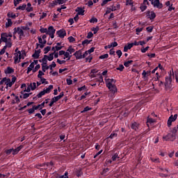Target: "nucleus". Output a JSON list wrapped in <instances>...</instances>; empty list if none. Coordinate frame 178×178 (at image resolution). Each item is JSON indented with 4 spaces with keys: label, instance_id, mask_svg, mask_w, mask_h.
<instances>
[{
    "label": "nucleus",
    "instance_id": "nucleus-1",
    "mask_svg": "<svg viewBox=\"0 0 178 178\" xmlns=\"http://www.w3.org/2000/svg\"><path fill=\"white\" fill-rule=\"evenodd\" d=\"M106 86L111 92L116 94L118 92V88L116 87V80L113 79H105Z\"/></svg>",
    "mask_w": 178,
    "mask_h": 178
},
{
    "label": "nucleus",
    "instance_id": "nucleus-2",
    "mask_svg": "<svg viewBox=\"0 0 178 178\" xmlns=\"http://www.w3.org/2000/svg\"><path fill=\"white\" fill-rule=\"evenodd\" d=\"M164 86L166 91H168V90L172 89V74L171 73L169 74V76H166L165 77Z\"/></svg>",
    "mask_w": 178,
    "mask_h": 178
},
{
    "label": "nucleus",
    "instance_id": "nucleus-3",
    "mask_svg": "<svg viewBox=\"0 0 178 178\" xmlns=\"http://www.w3.org/2000/svg\"><path fill=\"white\" fill-rule=\"evenodd\" d=\"M13 31V35H16V34H18L19 35V40H22V37H25L24 31L20 27H15Z\"/></svg>",
    "mask_w": 178,
    "mask_h": 178
},
{
    "label": "nucleus",
    "instance_id": "nucleus-4",
    "mask_svg": "<svg viewBox=\"0 0 178 178\" xmlns=\"http://www.w3.org/2000/svg\"><path fill=\"white\" fill-rule=\"evenodd\" d=\"M163 140H164V141H175L176 140V136H175V134L170 133L165 136H163Z\"/></svg>",
    "mask_w": 178,
    "mask_h": 178
},
{
    "label": "nucleus",
    "instance_id": "nucleus-5",
    "mask_svg": "<svg viewBox=\"0 0 178 178\" xmlns=\"http://www.w3.org/2000/svg\"><path fill=\"white\" fill-rule=\"evenodd\" d=\"M152 5H153L154 8H156L157 9H162L163 8V4L161 3L159 0L152 1Z\"/></svg>",
    "mask_w": 178,
    "mask_h": 178
},
{
    "label": "nucleus",
    "instance_id": "nucleus-6",
    "mask_svg": "<svg viewBox=\"0 0 178 178\" xmlns=\"http://www.w3.org/2000/svg\"><path fill=\"white\" fill-rule=\"evenodd\" d=\"M56 34L60 38H65L66 37V30L64 29H60L56 31Z\"/></svg>",
    "mask_w": 178,
    "mask_h": 178
},
{
    "label": "nucleus",
    "instance_id": "nucleus-7",
    "mask_svg": "<svg viewBox=\"0 0 178 178\" xmlns=\"http://www.w3.org/2000/svg\"><path fill=\"white\" fill-rule=\"evenodd\" d=\"M131 129L134 130V131H138V130H140V123L137 122H132L131 124Z\"/></svg>",
    "mask_w": 178,
    "mask_h": 178
},
{
    "label": "nucleus",
    "instance_id": "nucleus-8",
    "mask_svg": "<svg viewBox=\"0 0 178 178\" xmlns=\"http://www.w3.org/2000/svg\"><path fill=\"white\" fill-rule=\"evenodd\" d=\"M147 16H149V19L150 20H154L156 17V14L154 11H147L146 13Z\"/></svg>",
    "mask_w": 178,
    "mask_h": 178
},
{
    "label": "nucleus",
    "instance_id": "nucleus-9",
    "mask_svg": "<svg viewBox=\"0 0 178 178\" xmlns=\"http://www.w3.org/2000/svg\"><path fill=\"white\" fill-rule=\"evenodd\" d=\"M74 56H75L76 59H83V55L81 54V50L76 51L74 54Z\"/></svg>",
    "mask_w": 178,
    "mask_h": 178
},
{
    "label": "nucleus",
    "instance_id": "nucleus-10",
    "mask_svg": "<svg viewBox=\"0 0 178 178\" xmlns=\"http://www.w3.org/2000/svg\"><path fill=\"white\" fill-rule=\"evenodd\" d=\"M40 54H41V49L35 50L34 54L32 55V58L34 59H38L40 58Z\"/></svg>",
    "mask_w": 178,
    "mask_h": 178
},
{
    "label": "nucleus",
    "instance_id": "nucleus-11",
    "mask_svg": "<svg viewBox=\"0 0 178 178\" xmlns=\"http://www.w3.org/2000/svg\"><path fill=\"white\" fill-rule=\"evenodd\" d=\"M75 12H77L78 15L84 16V12H86V10H84V9L81 8V7H78L76 9Z\"/></svg>",
    "mask_w": 178,
    "mask_h": 178
},
{
    "label": "nucleus",
    "instance_id": "nucleus-12",
    "mask_svg": "<svg viewBox=\"0 0 178 178\" xmlns=\"http://www.w3.org/2000/svg\"><path fill=\"white\" fill-rule=\"evenodd\" d=\"M5 84L6 85V90H8V87H12V86H13V83L11 82L10 79L9 78H6Z\"/></svg>",
    "mask_w": 178,
    "mask_h": 178
},
{
    "label": "nucleus",
    "instance_id": "nucleus-13",
    "mask_svg": "<svg viewBox=\"0 0 178 178\" xmlns=\"http://www.w3.org/2000/svg\"><path fill=\"white\" fill-rule=\"evenodd\" d=\"M156 120L155 119L151 118H147V127H149V124H154Z\"/></svg>",
    "mask_w": 178,
    "mask_h": 178
},
{
    "label": "nucleus",
    "instance_id": "nucleus-14",
    "mask_svg": "<svg viewBox=\"0 0 178 178\" xmlns=\"http://www.w3.org/2000/svg\"><path fill=\"white\" fill-rule=\"evenodd\" d=\"M15 72V70L10 67H8L7 69L5 70L6 74H12V73Z\"/></svg>",
    "mask_w": 178,
    "mask_h": 178
},
{
    "label": "nucleus",
    "instance_id": "nucleus-15",
    "mask_svg": "<svg viewBox=\"0 0 178 178\" xmlns=\"http://www.w3.org/2000/svg\"><path fill=\"white\" fill-rule=\"evenodd\" d=\"M54 54H55V53H51L49 54V56L44 55V58H46L47 60H49V62H51V60H54Z\"/></svg>",
    "mask_w": 178,
    "mask_h": 178
},
{
    "label": "nucleus",
    "instance_id": "nucleus-16",
    "mask_svg": "<svg viewBox=\"0 0 178 178\" xmlns=\"http://www.w3.org/2000/svg\"><path fill=\"white\" fill-rule=\"evenodd\" d=\"M56 31V29H54V26H51L48 28L47 30V34H55V32Z\"/></svg>",
    "mask_w": 178,
    "mask_h": 178
},
{
    "label": "nucleus",
    "instance_id": "nucleus-17",
    "mask_svg": "<svg viewBox=\"0 0 178 178\" xmlns=\"http://www.w3.org/2000/svg\"><path fill=\"white\" fill-rule=\"evenodd\" d=\"M175 120H176L173 118V115H170L168 120V127H170L172 126V122H175Z\"/></svg>",
    "mask_w": 178,
    "mask_h": 178
},
{
    "label": "nucleus",
    "instance_id": "nucleus-18",
    "mask_svg": "<svg viewBox=\"0 0 178 178\" xmlns=\"http://www.w3.org/2000/svg\"><path fill=\"white\" fill-rule=\"evenodd\" d=\"M44 90V92H46V94H49V92H51V90H54V86L53 85H50L49 86L48 88H47L46 89H43Z\"/></svg>",
    "mask_w": 178,
    "mask_h": 178
},
{
    "label": "nucleus",
    "instance_id": "nucleus-19",
    "mask_svg": "<svg viewBox=\"0 0 178 178\" xmlns=\"http://www.w3.org/2000/svg\"><path fill=\"white\" fill-rule=\"evenodd\" d=\"M26 8H27V4L24 3L22 6H18L16 9L17 10H26Z\"/></svg>",
    "mask_w": 178,
    "mask_h": 178
},
{
    "label": "nucleus",
    "instance_id": "nucleus-20",
    "mask_svg": "<svg viewBox=\"0 0 178 178\" xmlns=\"http://www.w3.org/2000/svg\"><path fill=\"white\" fill-rule=\"evenodd\" d=\"M132 47H133V44H131V43H129L127 46L124 47V52H127L129 49H131Z\"/></svg>",
    "mask_w": 178,
    "mask_h": 178
},
{
    "label": "nucleus",
    "instance_id": "nucleus-21",
    "mask_svg": "<svg viewBox=\"0 0 178 178\" xmlns=\"http://www.w3.org/2000/svg\"><path fill=\"white\" fill-rule=\"evenodd\" d=\"M8 22L6 23V28L8 29V27H12V24H13V22H12L11 19H7Z\"/></svg>",
    "mask_w": 178,
    "mask_h": 178
},
{
    "label": "nucleus",
    "instance_id": "nucleus-22",
    "mask_svg": "<svg viewBox=\"0 0 178 178\" xmlns=\"http://www.w3.org/2000/svg\"><path fill=\"white\" fill-rule=\"evenodd\" d=\"M90 92H86L83 95H82L80 97L78 98V101H81L82 99H86L87 95H89Z\"/></svg>",
    "mask_w": 178,
    "mask_h": 178
},
{
    "label": "nucleus",
    "instance_id": "nucleus-23",
    "mask_svg": "<svg viewBox=\"0 0 178 178\" xmlns=\"http://www.w3.org/2000/svg\"><path fill=\"white\" fill-rule=\"evenodd\" d=\"M129 114L130 112L127 109H126L124 111L121 112V115L124 116V118H127V116H129Z\"/></svg>",
    "mask_w": 178,
    "mask_h": 178
},
{
    "label": "nucleus",
    "instance_id": "nucleus-24",
    "mask_svg": "<svg viewBox=\"0 0 178 178\" xmlns=\"http://www.w3.org/2000/svg\"><path fill=\"white\" fill-rule=\"evenodd\" d=\"M65 96V93L63 92H61L59 95L54 97L55 99L57 101H59V99H61Z\"/></svg>",
    "mask_w": 178,
    "mask_h": 178
},
{
    "label": "nucleus",
    "instance_id": "nucleus-25",
    "mask_svg": "<svg viewBox=\"0 0 178 178\" xmlns=\"http://www.w3.org/2000/svg\"><path fill=\"white\" fill-rule=\"evenodd\" d=\"M64 56L63 59H66V58H67V60H70V58H72V56H70V54L67 51L64 53Z\"/></svg>",
    "mask_w": 178,
    "mask_h": 178
},
{
    "label": "nucleus",
    "instance_id": "nucleus-26",
    "mask_svg": "<svg viewBox=\"0 0 178 178\" xmlns=\"http://www.w3.org/2000/svg\"><path fill=\"white\" fill-rule=\"evenodd\" d=\"M88 111H92V108L87 106L82 111H81V113H86V112H88Z\"/></svg>",
    "mask_w": 178,
    "mask_h": 178
},
{
    "label": "nucleus",
    "instance_id": "nucleus-27",
    "mask_svg": "<svg viewBox=\"0 0 178 178\" xmlns=\"http://www.w3.org/2000/svg\"><path fill=\"white\" fill-rule=\"evenodd\" d=\"M120 157L119 156V152L115 153L114 155L111 157L112 161H115L116 159H120Z\"/></svg>",
    "mask_w": 178,
    "mask_h": 178
},
{
    "label": "nucleus",
    "instance_id": "nucleus-28",
    "mask_svg": "<svg viewBox=\"0 0 178 178\" xmlns=\"http://www.w3.org/2000/svg\"><path fill=\"white\" fill-rule=\"evenodd\" d=\"M133 62L134 61L132 60L125 61L124 63V66H125V67H129V66H130V65H131L133 63Z\"/></svg>",
    "mask_w": 178,
    "mask_h": 178
},
{
    "label": "nucleus",
    "instance_id": "nucleus-29",
    "mask_svg": "<svg viewBox=\"0 0 178 178\" xmlns=\"http://www.w3.org/2000/svg\"><path fill=\"white\" fill-rule=\"evenodd\" d=\"M55 102H58L57 99L55 97L51 98V102L49 103V106L50 107L53 106Z\"/></svg>",
    "mask_w": 178,
    "mask_h": 178
},
{
    "label": "nucleus",
    "instance_id": "nucleus-30",
    "mask_svg": "<svg viewBox=\"0 0 178 178\" xmlns=\"http://www.w3.org/2000/svg\"><path fill=\"white\" fill-rule=\"evenodd\" d=\"M29 86H30L32 91H34V90H35V88H37V83L35 82H33V83H30Z\"/></svg>",
    "mask_w": 178,
    "mask_h": 178
},
{
    "label": "nucleus",
    "instance_id": "nucleus-31",
    "mask_svg": "<svg viewBox=\"0 0 178 178\" xmlns=\"http://www.w3.org/2000/svg\"><path fill=\"white\" fill-rule=\"evenodd\" d=\"M45 94H47L44 90H42L41 92H40L38 95L37 97L38 98H42L43 97V95H44Z\"/></svg>",
    "mask_w": 178,
    "mask_h": 178
},
{
    "label": "nucleus",
    "instance_id": "nucleus-32",
    "mask_svg": "<svg viewBox=\"0 0 178 178\" xmlns=\"http://www.w3.org/2000/svg\"><path fill=\"white\" fill-rule=\"evenodd\" d=\"M48 69H49V66L44 65V64H42V72H44V73H45V72H47V70H48Z\"/></svg>",
    "mask_w": 178,
    "mask_h": 178
},
{
    "label": "nucleus",
    "instance_id": "nucleus-33",
    "mask_svg": "<svg viewBox=\"0 0 178 178\" xmlns=\"http://www.w3.org/2000/svg\"><path fill=\"white\" fill-rule=\"evenodd\" d=\"M90 42H91V40H88V39H86L83 41H82V45L83 47H86V45H88V44H90Z\"/></svg>",
    "mask_w": 178,
    "mask_h": 178
},
{
    "label": "nucleus",
    "instance_id": "nucleus-34",
    "mask_svg": "<svg viewBox=\"0 0 178 178\" xmlns=\"http://www.w3.org/2000/svg\"><path fill=\"white\" fill-rule=\"evenodd\" d=\"M92 31H93V34H97L99 31V26L93 27Z\"/></svg>",
    "mask_w": 178,
    "mask_h": 178
},
{
    "label": "nucleus",
    "instance_id": "nucleus-35",
    "mask_svg": "<svg viewBox=\"0 0 178 178\" xmlns=\"http://www.w3.org/2000/svg\"><path fill=\"white\" fill-rule=\"evenodd\" d=\"M8 17H11V19H15L17 17L16 14H13V13H8L7 14Z\"/></svg>",
    "mask_w": 178,
    "mask_h": 178
},
{
    "label": "nucleus",
    "instance_id": "nucleus-36",
    "mask_svg": "<svg viewBox=\"0 0 178 178\" xmlns=\"http://www.w3.org/2000/svg\"><path fill=\"white\" fill-rule=\"evenodd\" d=\"M53 67H56V63L53 61L51 64L49 66V69H50L51 71L54 70Z\"/></svg>",
    "mask_w": 178,
    "mask_h": 178
},
{
    "label": "nucleus",
    "instance_id": "nucleus-37",
    "mask_svg": "<svg viewBox=\"0 0 178 178\" xmlns=\"http://www.w3.org/2000/svg\"><path fill=\"white\" fill-rule=\"evenodd\" d=\"M99 59H108V58H109V54H105L104 55L99 56Z\"/></svg>",
    "mask_w": 178,
    "mask_h": 178
},
{
    "label": "nucleus",
    "instance_id": "nucleus-38",
    "mask_svg": "<svg viewBox=\"0 0 178 178\" xmlns=\"http://www.w3.org/2000/svg\"><path fill=\"white\" fill-rule=\"evenodd\" d=\"M177 129H178V124H177V127H174L172 130L171 134H174L175 137H176V133H177Z\"/></svg>",
    "mask_w": 178,
    "mask_h": 178
},
{
    "label": "nucleus",
    "instance_id": "nucleus-39",
    "mask_svg": "<svg viewBox=\"0 0 178 178\" xmlns=\"http://www.w3.org/2000/svg\"><path fill=\"white\" fill-rule=\"evenodd\" d=\"M31 91V87H30V85L27 87L26 89H25L24 91L21 92V94H24V92H30Z\"/></svg>",
    "mask_w": 178,
    "mask_h": 178
},
{
    "label": "nucleus",
    "instance_id": "nucleus-40",
    "mask_svg": "<svg viewBox=\"0 0 178 178\" xmlns=\"http://www.w3.org/2000/svg\"><path fill=\"white\" fill-rule=\"evenodd\" d=\"M90 23H98V19L93 17L90 19Z\"/></svg>",
    "mask_w": 178,
    "mask_h": 178
},
{
    "label": "nucleus",
    "instance_id": "nucleus-41",
    "mask_svg": "<svg viewBox=\"0 0 178 178\" xmlns=\"http://www.w3.org/2000/svg\"><path fill=\"white\" fill-rule=\"evenodd\" d=\"M26 111L29 113V115H33V113L35 112V110H34V107H32L31 108H29Z\"/></svg>",
    "mask_w": 178,
    "mask_h": 178
},
{
    "label": "nucleus",
    "instance_id": "nucleus-42",
    "mask_svg": "<svg viewBox=\"0 0 178 178\" xmlns=\"http://www.w3.org/2000/svg\"><path fill=\"white\" fill-rule=\"evenodd\" d=\"M50 51H51V47H49V46H47V47H44V51L45 54H47Z\"/></svg>",
    "mask_w": 178,
    "mask_h": 178
},
{
    "label": "nucleus",
    "instance_id": "nucleus-43",
    "mask_svg": "<svg viewBox=\"0 0 178 178\" xmlns=\"http://www.w3.org/2000/svg\"><path fill=\"white\" fill-rule=\"evenodd\" d=\"M124 69V66L122 64H120L119 67L116 68V70H120V72H123Z\"/></svg>",
    "mask_w": 178,
    "mask_h": 178
},
{
    "label": "nucleus",
    "instance_id": "nucleus-44",
    "mask_svg": "<svg viewBox=\"0 0 178 178\" xmlns=\"http://www.w3.org/2000/svg\"><path fill=\"white\" fill-rule=\"evenodd\" d=\"M41 67V65L40 64H38L35 68L33 70V73H35Z\"/></svg>",
    "mask_w": 178,
    "mask_h": 178
},
{
    "label": "nucleus",
    "instance_id": "nucleus-45",
    "mask_svg": "<svg viewBox=\"0 0 178 178\" xmlns=\"http://www.w3.org/2000/svg\"><path fill=\"white\" fill-rule=\"evenodd\" d=\"M40 81L42 83V84H48V81H47L46 79L42 77V78H40Z\"/></svg>",
    "mask_w": 178,
    "mask_h": 178
},
{
    "label": "nucleus",
    "instance_id": "nucleus-46",
    "mask_svg": "<svg viewBox=\"0 0 178 178\" xmlns=\"http://www.w3.org/2000/svg\"><path fill=\"white\" fill-rule=\"evenodd\" d=\"M32 93H23V99H26V98H29V97H30V95H31Z\"/></svg>",
    "mask_w": 178,
    "mask_h": 178
},
{
    "label": "nucleus",
    "instance_id": "nucleus-47",
    "mask_svg": "<svg viewBox=\"0 0 178 178\" xmlns=\"http://www.w3.org/2000/svg\"><path fill=\"white\" fill-rule=\"evenodd\" d=\"M44 74H44V72H42V71L39 70L38 74V79L42 78V76H44Z\"/></svg>",
    "mask_w": 178,
    "mask_h": 178
},
{
    "label": "nucleus",
    "instance_id": "nucleus-48",
    "mask_svg": "<svg viewBox=\"0 0 178 178\" xmlns=\"http://www.w3.org/2000/svg\"><path fill=\"white\" fill-rule=\"evenodd\" d=\"M146 30L147 33H152V31L154 30V26H148L146 28Z\"/></svg>",
    "mask_w": 178,
    "mask_h": 178
},
{
    "label": "nucleus",
    "instance_id": "nucleus-49",
    "mask_svg": "<svg viewBox=\"0 0 178 178\" xmlns=\"http://www.w3.org/2000/svg\"><path fill=\"white\" fill-rule=\"evenodd\" d=\"M40 33H46V34H47L48 29L47 28H41L40 29Z\"/></svg>",
    "mask_w": 178,
    "mask_h": 178
},
{
    "label": "nucleus",
    "instance_id": "nucleus-50",
    "mask_svg": "<svg viewBox=\"0 0 178 178\" xmlns=\"http://www.w3.org/2000/svg\"><path fill=\"white\" fill-rule=\"evenodd\" d=\"M148 49H149V47L147 46L145 48L141 49V52L142 54H145V52H147L148 51Z\"/></svg>",
    "mask_w": 178,
    "mask_h": 178
},
{
    "label": "nucleus",
    "instance_id": "nucleus-51",
    "mask_svg": "<svg viewBox=\"0 0 178 178\" xmlns=\"http://www.w3.org/2000/svg\"><path fill=\"white\" fill-rule=\"evenodd\" d=\"M33 108L35 111H37L38 109H39V111H41L42 109V107H40V104H38V106H33Z\"/></svg>",
    "mask_w": 178,
    "mask_h": 178
},
{
    "label": "nucleus",
    "instance_id": "nucleus-52",
    "mask_svg": "<svg viewBox=\"0 0 178 178\" xmlns=\"http://www.w3.org/2000/svg\"><path fill=\"white\" fill-rule=\"evenodd\" d=\"M66 82L67 86H72V84H73V81L70 79H67Z\"/></svg>",
    "mask_w": 178,
    "mask_h": 178
},
{
    "label": "nucleus",
    "instance_id": "nucleus-53",
    "mask_svg": "<svg viewBox=\"0 0 178 178\" xmlns=\"http://www.w3.org/2000/svg\"><path fill=\"white\" fill-rule=\"evenodd\" d=\"M13 149H9L6 150V155H10L13 154Z\"/></svg>",
    "mask_w": 178,
    "mask_h": 178
},
{
    "label": "nucleus",
    "instance_id": "nucleus-54",
    "mask_svg": "<svg viewBox=\"0 0 178 178\" xmlns=\"http://www.w3.org/2000/svg\"><path fill=\"white\" fill-rule=\"evenodd\" d=\"M155 84H157L159 87H163L164 83L162 81H159L158 82L155 83Z\"/></svg>",
    "mask_w": 178,
    "mask_h": 178
},
{
    "label": "nucleus",
    "instance_id": "nucleus-55",
    "mask_svg": "<svg viewBox=\"0 0 178 178\" xmlns=\"http://www.w3.org/2000/svg\"><path fill=\"white\" fill-rule=\"evenodd\" d=\"M67 52H70V54H73V52H74V51H76L74 49L72 48V47H70L67 49Z\"/></svg>",
    "mask_w": 178,
    "mask_h": 178
},
{
    "label": "nucleus",
    "instance_id": "nucleus-56",
    "mask_svg": "<svg viewBox=\"0 0 178 178\" xmlns=\"http://www.w3.org/2000/svg\"><path fill=\"white\" fill-rule=\"evenodd\" d=\"M94 36V33H92V32H88V35H87V38L90 39V38H92V37Z\"/></svg>",
    "mask_w": 178,
    "mask_h": 178
},
{
    "label": "nucleus",
    "instance_id": "nucleus-57",
    "mask_svg": "<svg viewBox=\"0 0 178 178\" xmlns=\"http://www.w3.org/2000/svg\"><path fill=\"white\" fill-rule=\"evenodd\" d=\"M1 40L3 41V42H8V38H6L4 36H2V35H1Z\"/></svg>",
    "mask_w": 178,
    "mask_h": 178
},
{
    "label": "nucleus",
    "instance_id": "nucleus-58",
    "mask_svg": "<svg viewBox=\"0 0 178 178\" xmlns=\"http://www.w3.org/2000/svg\"><path fill=\"white\" fill-rule=\"evenodd\" d=\"M68 40L70 41V42H74L76 41V39L73 38V36H70L68 38Z\"/></svg>",
    "mask_w": 178,
    "mask_h": 178
},
{
    "label": "nucleus",
    "instance_id": "nucleus-59",
    "mask_svg": "<svg viewBox=\"0 0 178 178\" xmlns=\"http://www.w3.org/2000/svg\"><path fill=\"white\" fill-rule=\"evenodd\" d=\"M116 54H117L118 58H120L122 56V55H123V53L122 52V50H118L116 51Z\"/></svg>",
    "mask_w": 178,
    "mask_h": 178
},
{
    "label": "nucleus",
    "instance_id": "nucleus-60",
    "mask_svg": "<svg viewBox=\"0 0 178 178\" xmlns=\"http://www.w3.org/2000/svg\"><path fill=\"white\" fill-rule=\"evenodd\" d=\"M114 137H118V134L115 133V132H113L110 136H109V138H113Z\"/></svg>",
    "mask_w": 178,
    "mask_h": 178
},
{
    "label": "nucleus",
    "instance_id": "nucleus-61",
    "mask_svg": "<svg viewBox=\"0 0 178 178\" xmlns=\"http://www.w3.org/2000/svg\"><path fill=\"white\" fill-rule=\"evenodd\" d=\"M108 2H111L109 0H103L102 3H101V6H105Z\"/></svg>",
    "mask_w": 178,
    "mask_h": 178
},
{
    "label": "nucleus",
    "instance_id": "nucleus-62",
    "mask_svg": "<svg viewBox=\"0 0 178 178\" xmlns=\"http://www.w3.org/2000/svg\"><path fill=\"white\" fill-rule=\"evenodd\" d=\"M26 12H33L34 10V8L33 7H26Z\"/></svg>",
    "mask_w": 178,
    "mask_h": 178
},
{
    "label": "nucleus",
    "instance_id": "nucleus-63",
    "mask_svg": "<svg viewBox=\"0 0 178 178\" xmlns=\"http://www.w3.org/2000/svg\"><path fill=\"white\" fill-rule=\"evenodd\" d=\"M143 29H144V28H137V29H136L137 35H138V33H141V31H143Z\"/></svg>",
    "mask_w": 178,
    "mask_h": 178
},
{
    "label": "nucleus",
    "instance_id": "nucleus-64",
    "mask_svg": "<svg viewBox=\"0 0 178 178\" xmlns=\"http://www.w3.org/2000/svg\"><path fill=\"white\" fill-rule=\"evenodd\" d=\"M126 3V5H129L130 6H131L133 5V0H127Z\"/></svg>",
    "mask_w": 178,
    "mask_h": 178
}]
</instances>
